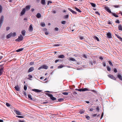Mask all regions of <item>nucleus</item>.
<instances>
[{"mask_svg": "<svg viewBox=\"0 0 122 122\" xmlns=\"http://www.w3.org/2000/svg\"><path fill=\"white\" fill-rule=\"evenodd\" d=\"M60 45V44H55L54 45V46H59Z\"/></svg>", "mask_w": 122, "mask_h": 122, "instance_id": "nucleus-46", "label": "nucleus"}, {"mask_svg": "<svg viewBox=\"0 0 122 122\" xmlns=\"http://www.w3.org/2000/svg\"><path fill=\"white\" fill-rule=\"evenodd\" d=\"M14 88L15 90L17 91H19L20 90V88L18 86H15Z\"/></svg>", "mask_w": 122, "mask_h": 122, "instance_id": "nucleus-14", "label": "nucleus"}, {"mask_svg": "<svg viewBox=\"0 0 122 122\" xmlns=\"http://www.w3.org/2000/svg\"><path fill=\"white\" fill-rule=\"evenodd\" d=\"M2 8L1 6L0 5V13H1L2 12Z\"/></svg>", "mask_w": 122, "mask_h": 122, "instance_id": "nucleus-36", "label": "nucleus"}, {"mask_svg": "<svg viewBox=\"0 0 122 122\" xmlns=\"http://www.w3.org/2000/svg\"><path fill=\"white\" fill-rule=\"evenodd\" d=\"M73 14H76V12H75V11H74V10H73L72 11V12H71Z\"/></svg>", "mask_w": 122, "mask_h": 122, "instance_id": "nucleus-50", "label": "nucleus"}, {"mask_svg": "<svg viewBox=\"0 0 122 122\" xmlns=\"http://www.w3.org/2000/svg\"><path fill=\"white\" fill-rule=\"evenodd\" d=\"M42 66L43 69H46L48 68V66H46V65H42Z\"/></svg>", "mask_w": 122, "mask_h": 122, "instance_id": "nucleus-15", "label": "nucleus"}, {"mask_svg": "<svg viewBox=\"0 0 122 122\" xmlns=\"http://www.w3.org/2000/svg\"><path fill=\"white\" fill-rule=\"evenodd\" d=\"M41 3L42 5H45L46 3L45 0H41Z\"/></svg>", "mask_w": 122, "mask_h": 122, "instance_id": "nucleus-17", "label": "nucleus"}, {"mask_svg": "<svg viewBox=\"0 0 122 122\" xmlns=\"http://www.w3.org/2000/svg\"><path fill=\"white\" fill-rule=\"evenodd\" d=\"M62 94L64 95H67L68 94V93L67 92H64L62 93Z\"/></svg>", "mask_w": 122, "mask_h": 122, "instance_id": "nucleus-39", "label": "nucleus"}, {"mask_svg": "<svg viewBox=\"0 0 122 122\" xmlns=\"http://www.w3.org/2000/svg\"><path fill=\"white\" fill-rule=\"evenodd\" d=\"M46 94L49 97H50L51 99L53 101H54L56 100V98L53 97L52 94L48 93H47Z\"/></svg>", "mask_w": 122, "mask_h": 122, "instance_id": "nucleus-3", "label": "nucleus"}, {"mask_svg": "<svg viewBox=\"0 0 122 122\" xmlns=\"http://www.w3.org/2000/svg\"><path fill=\"white\" fill-rule=\"evenodd\" d=\"M23 37L22 35H20L19 36L18 38L15 40V41H16L19 42L23 40Z\"/></svg>", "mask_w": 122, "mask_h": 122, "instance_id": "nucleus-1", "label": "nucleus"}, {"mask_svg": "<svg viewBox=\"0 0 122 122\" xmlns=\"http://www.w3.org/2000/svg\"><path fill=\"white\" fill-rule=\"evenodd\" d=\"M28 76H29V78H31L32 77V76L30 74L29 75H28Z\"/></svg>", "mask_w": 122, "mask_h": 122, "instance_id": "nucleus-52", "label": "nucleus"}, {"mask_svg": "<svg viewBox=\"0 0 122 122\" xmlns=\"http://www.w3.org/2000/svg\"><path fill=\"white\" fill-rule=\"evenodd\" d=\"M36 16L38 18H39L41 17V15L40 13H38L37 14Z\"/></svg>", "mask_w": 122, "mask_h": 122, "instance_id": "nucleus-21", "label": "nucleus"}, {"mask_svg": "<svg viewBox=\"0 0 122 122\" xmlns=\"http://www.w3.org/2000/svg\"><path fill=\"white\" fill-rule=\"evenodd\" d=\"M90 4L92 5V6L93 7H95L96 5L95 4L93 3H91Z\"/></svg>", "mask_w": 122, "mask_h": 122, "instance_id": "nucleus-32", "label": "nucleus"}, {"mask_svg": "<svg viewBox=\"0 0 122 122\" xmlns=\"http://www.w3.org/2000/svg\"><path fill=\"white\" fill-rule=\"evenodd\" d=\"M16 117L19 118H23L24 117L23 116H17Z\"/></svg>", "mask_w": 122, "mask_h": 122, "instance_id": "nucleus-40", "label": "nucleus"}, {"mask_svg": "<svg viewBox=\"0 0 122 122\" xmlns=\"http://www.w3.org/2000/svg\"><path fill=\"white\" fill-rule=\"evenodd\" d=\"M33 30V28L32 26V25H31L29 26V31L30 32H31Z\"/></svg>", "mask_w": 122, "mask_h": 122, "instance_id": "nucleus-9", "label": "nucleus"}, {"mask_svg": "<svg viewBox=\"0 0 122 122\" xmlns=\"http://www.w3.org/2000/svg\"><path fill=\"white\" fill-rule=\"evenodd\" d=\"M114 72L115 73H116L117 72V71L116 69V68L114 69Z\"/></svg>", "mask_w": 122, "mask_h": 122, "instance_id": "nucleus-56", "label": "nucleus"}, {"mask_svg": "<svg viewBox=\"0 0 122 122\" xmlns=\"http://www.w3.org/2000/svg\"><path fill=\"white\" fill-rule=\"evenodd\" d=\"M10 29V27H7L6 28V31H8Z\"/></svg>", "mask_w": 122, "mask_h": 122, "instance_id": "nucleus-45", "label": "nucleus"}, {"mask_svg": "<svg viewBox=\"0 0 122 122\" xmlns=\"http://www.w3.org/2000/svg\"><path fill=\"white\" fill-rule=\"evenodd\" d=\"M105 9L107 12L110 13H111L112 12L110 8L107 6H106L105 7Z\"/></svg>", "mask_w": 122, "mask_h": 122, "instance_id": "nucleus-6", "label": "nucleus"}, {"mask_svg": "<svg viewBox=\"0 0 122 122\" xmlns=\"http://www.w3.org/2000/svg\"><path fill=\"white\" fill-rule=\"evenodd\" d=\"M95 13L96 14H98L99 15H100V14L99 13L98 11H96L95 12Z\"/></svg>", "mask_w": 122, "mask_h": 122, "instance_id": "nucleus-59", "label": "nucleus"}, {"mask_svg": "<svg viewBox=\"0 0 122 122\" xmlns=\"http://www.w3.org/2000/svg\"><path fill=\"white\" fill-rule=\"evenodd\" d=\"M96 110L98 112H99V108L98 107H97L96 109Z\"/></svg>", "mask_w": 122, "mask_h": 122, "instance_id": "nucleus-54", "label": "nucleus"}, {"mask_svg": "<svg viewBox=\"0 0 122 122\" xmlns=\"http://www.w3.org/2000/svg\"><path fill=\"white\" fill-rule=\"evenodd\" d=\"M52 12L53 14H55L56 13V11L55 10L52 11Z\"/></svg>", "mask_w": 122, "mask_h": 122, "instance_id": "nucleus-63", "label": "nucleus"}, {"mask_svg": "<svg viewBox=\"0 0 122 122\" xmlns=\"http://www.w3.org/2000/svg\"><path fill=\"white\" fill-rule=\"evenodd\" d=\"M64 100L63 98H59L58 99V101L59 102H62Z\"/></svg>", "mask_w": 122, "mask_h": 122, "instance_id": "nucleus-34", "label": "nucleus"}, {"mask_svg": "<svg viewBox=\"0 0 122 122\" xmlns=\"http://www.w3.org/2000/svg\"><path fill=\"white\" fill-rule=\"evenodd\" d=\"M11 33V35L12 36V37H15L16 36V33L15 32H13V33Z\"/></svg>", "mask_w": 122, "mask_h": 122, "instance_id": "nucleus-18", "label": "nucleus"}, {"mask_svg": "<svg viewBox=\"0 0 122 122\" xmlns=\"http://www.w3.org/2000/svg\"><path fill=\"white\" fill-rule=\"evenodd\" d=\"M68 15H66L64 16V17L65 18H67L68 17Z\"/></svg>", "mask_w": 122, "mask_h": 122, "instance_id": "nucleus-41", "label": "nucleus"}, {"mask_svg": "<svg viewBox=\"0 0 122 122\" xmlns=\"http://www.w3.org/2000/svg\"><path fill=\"white\" fill-rule=\"evenodd\" d=\"M30 5H27L25 7V9L26 10H28L30 9Z\"/></svg>", "mask_w": 122, "mask_h": 122, "instance_id": "nucleus-19", "label": "nucleus"}, {"mask_svg": "<svg viewBox=\"0 0 122 122\" xmlns=\"http://www.w3.org/2000/svg\"><path fill=\"white\" fill-rule=\"evenodd\" d=\"M80 113L81 114H82L83 113V111L82 110H80Z\"/></svg>", "mask_w": 122, "mask_h": 122, "instance_id": "nucleus-55", "label": "nucleus"}, {"mask_svg": "<svg viewBox=\"0 0 122 122\" xmlns=\"http://www.w3.org/2000/svg\"><path fill=\"white\" fill-rule=\"evenodd\" d=\"M28 98L31 100H32L33 99L32 98V96L30 94H28Z\"/></svg>", "mask_w": 122, "mask_h": 122, "instance_id": "nucleus-29", "label": "nucleus"}, {"mask_svg": "<svg viewBox=\"0 0 122 122\" xmlns=\"http://www.w3.org/2000/svg\"><path fill=\"white\" fill-rule=\"evenodd\" d=\"M15 113L17 115H21V112L18 110H14Z\"/></svg>", "mask_w": 122, "mask_h": 122, "instance_id": "nucleus-8", "label": "nucleus"}, {"mask_svg": "<svg viewBox=\"0 0 122 122\" xmlns=\"http://www.w3.org/2000/svg\"><path fill=\"white\" fill-rule=\"evenodd\" d=\"M118 30L122 31V26L121 24H119L118 27Z\"/></svg>", "mask_w": 122, "mask_h": 122, "instance_id": "nucleus-16", "label": "nucleus"}, {"mask_svg": "<svg viewBox=\"0 0 122 122\" xmlns=\"http://www.w3.org/2000/svg\"><path fill=\"white\" fill-rule=\"evenodd\" d=\"M25 8H24L22 11L21 13V15H23L25 13Z\"/></svg>", "mask_w": 122, "mask_h": 122, "instance_id": "nucleus-11", "label": "nucleus"}, {"mask_svg": "<svg viewBox=\"0 0 122 122\" xmlns=\"http://www.w3.org/2000/svg\"><path fill=\"white\" fill-rule=\"evenodd\" d=\"M65 66L64 65H61L58 67V69H60L61 68L64 67H65Z\"/></svg>", "mask_w": 122, "mask_h": 122, "instance_id": "nucleus-24", "label": "nucleus"}, {"mask_svg": "<svg viewBox=\"0 0 122 122\" xmlns=\"http://www.w3.org/2000/svg\"><path fill=\"white\" fill-rule=\"evenodd\" d=\"M116 35L117 37L119 39L121 37L120 36L117 35Z\"/></svg>", "mask_w": 122, "mask_h": 122, "instance_id": "nucleus-57", "label": "nucleus"}, {"mask_svg": "<svg viewBox=\"0 0 122 122\" xmlns=\"http://www.w3.org/2000/svg\"><path fill=\"white\" fill-rule=\"evenodd\" d=\"M25 30H23L21 31V34L23 36L25 35Z\"/></svg>", "mask_w": 122, "mask_h": 122, "instance_id": "nucleus-31", "label": "nucleus"}, {"mask_svg": "<svg viewBox=\"0 0 122 122\" xmlns=\"http://www.w3.org/2000/svg\"><path fill=\"white\" fill-rule=\"evenodd\" d=\"M107 36L108 38H110L111 37V33L108 32L107 34Z\"/></svg>", "mask_w": 122, "mask_h": 122, "instance_id": "nucleus-12", "label": "nucleus"}, {"mask_svg": "<svg viewBox=\"0 0 122 122\" xmlns=\"http://www.w3.org/2000/svg\"><path fill=\"white\" fill-rule=\"evenodd\" d=\"M75 9L77 11H78L79 12H81V11L79 9L75 7Z\"/></svg>", "mask_w": 122, "mask_h": 122, "instance_id": "nucleus-37", "label": "nucleus"}, {"mask_svg": "<svg viewBox=\"0 0 122 122\" xmlns=\"http://www.w3.org/2000/svg\"><path fill=\"white\" fill-rule=\"evenodd\" d=\"M40 25L41 26L44 27L45 26V24L44 22H42L41 23Z\"/></svg>", "mask_w": 122, "mask_h": 122, "instance_id": "nucleus-23", "label": "nucleus"}, {"mask_svg": "<svg viewBox=\"0 0 122 122\" xmlns=\"http://www.w3.org/2000/svg\"><path fill=\"white\" fill-rule=\"evenodd\" d=\"M108 63L111 66H113L112 64L110 61H109Z\"/></svg>", "mask_w": 122, "mask_h": 122, "instance_id": "nucleus-43", "label": "nucleus"}, {"mask_svg": "<svg viewBox=\"0 0 122 122\" xmlns=\"http://www.w3.org/2000/svg\"><path fill=\"white\" fill-rule=\"evenodd\" d=\"M11 33H10V34H9L7 35L6 36V38L7 39H8L10 38L12 36L11 34Z\"/></svg>", "mask_w": 122, "mask_h": 122, "instance_id": "nucleus-20", "label": "nucleus"}, {"mask_svg": "<svg viewBox=\"0 0 122 122\" xmlns=\"http://www.w3.org/2000/svg\"><path fill=\"white\" fill-rule=\"evenodd\" d=\"M113 6L115 8H118L119 7V5H114Z\"/></svg>", "mask_w": 122, "mask_h": 122, "instance_id": "nucleus-47", "label": "nucleus"}, {"mask_svg": "<svg viewBox=\"0 0 122 122\" xmlns=\"http://www.w3.org/2000/svg\"><path fill=\"white\" fill-rule=\"evenodd\" d=\"M91 91L93 92H94L95 93H96V91L94 90H88V89L87 88H84V91Z\"/></svg>", "mask_w": 122, "mask_h": 122, "instance_id": "nucleus-10", "label": "nucleus"}, {"mask_svg": "<svg viewBox=\"0 0 122 122\" xmlns=\"http://www.w3.org/2000/svg\"><path fill=\"white\" fill-rule=\"evenodd\" d=\"M32 91L36 92H40L42 91L41 90L36 89H33L32 90Z\"/></svg>", "mask_w": 122, "mask_h": 122, "instance_id": "nucleus-7", "label": "nucleus"}, {"mask_svg": "<svg viewBox=\"0 0 122 122\" xmlns=\"http://www.w3.org/2000/svg\"><path fill=\"white\" fill-rule=\"evenodd\" d=\"M52 3V2L50 1H48L47 3V5H49V3Z\"/></svg>", "mask_w": 122, "mask_h": 122, "instance_id": "nucleus-64", "label": "nucleus"}, {"mask_svg": "<svg viewBox=\"0 0 122 122\" xmlns=\"http://www.w3.org/2000/svg\"><path fill=\"white\" fill-rule=\"evenodd\" d=\"M23 48H21L20 49H19L16 51L17 52H20V51H22L23 50Z\"/></svg>", "mask_w": 122, "mask_h": 122, "instance_id": "nucleus-25", "label": "nucleus"}, {"mask_svg": "<svg viewBox=\"0 0 122 122\" xmlns=\"http://www.w3.org/2000/svg\"><path fill=\"white\" fill-rule=\"evenodd\" d=\"M85 117L88 120H89L90 118V117L88 115H85Z\"/></svg>", "mask_w": 122, "mask_h": 122, "instance_id": "nucleus-33", "label": "nucleus"}, {"mask_svg": "<svg viewBox=\"0 0 122 122\" xmlns=\"http://www.w3.org/2000/svg\"><path fill=\"white\" fill-rule=\"evenodd\" d=\"M55 31H57L58 30V28L57 27H56L55 28Z\"/></svg>", "mask_w": 122, "mask_h": 122, "instance_id": "nucleus-51", "label": "nucleus"}, {"mask_svg": "<svg viewBox=\"0 0 122 122\" xmlns=\"http://www.w3.org/2000/svg\"><path fill=\"white\" fill-rule=\"evenodd\" d=\"M79 38L81 40H82L83 39V37L81 36H80Z\"/></svg>", "mask_w": 122, "mask_h": 122, "instance_id": "nucleus-61", "label": "nucleus"}, {"mask_svg": "<svg viewBox=\"0 0 122 122\" xmlns=\"http://www.w3.org/2000/svg\"><path fill=\"white\" fill-rule=\"evenodd\" d=\"M66 22V21H61V23L63 24H65Z\"/></svg>", "mask_w": 122, "mask_h": 122, "instance_id": "nucleus-38", "label": "nucleus"}, {"mask_svg": "<svg viewBox=\"0 0 122 122\" xmlns=\"http://www.w3.org/2000/svg\"><path fill=\"white\" fill-rule=\"evenodd\" d=\"M4 67L2 66V65H0V76L1 75L3 71Z\"/></svg>", "mask_w": 122, "mask_h": 122, "instance_id": "nucleus-4", "label": "nucleus"}, {"mask_svg": "<svg viewBox=\"0 0 122 122\" xmlns=\"http://www.w3.org/2000/svg\"><path fill=\"white\" fill-rule=\"evenodd\" d=\"M93 63L92 61H90L89 62V64L91 65H93V64H95V61H94L93 62Z\"/></svg>", "mask_w": 122, "mask_h": 122, "instance_id": "nucleus-27", "label": "nucleus"}, {"mask_svg": "<svg viewBox=\"0 0 122 122\" xmlns=\"http://www.w3.org/2000/svg\"><path fill=\"white\" fill-rule=\"evenodd\" d=\"M79 91L80 92H83L84 91V89L83 88L79 89Z\"/></svg>", "mask_w": 122, "mask_h": 122, "instance_id": "nucleus-42", "label": "nucleus"}, {"mask_svg": "<svg viewBox=\"0 0 122 122\" xmlns=\"http://www.w3.org/2000/svg\"><path fill=\"white\" fill-rule=\"evenodd\" d=\"M108 76L110 78H111L112 79L115 80H116V78L113 75H111L110 74L108 75Z\"/></svg>", "mask_w": 122, "mask_h": 122, "instance_id": "nucleus-5", "label": "nucleus"}, {"mask_svg": "<svg viewBox=\"0 0 122 122\" xmlns=\"http://www.w3.org/2000/svg\"><path fill=\"white\" fill-rule=\"evenodd\" d=\"M117 77L121 80H122V76L120 74H118L117 75Z\"/></svg>", "mask_w": 122, "mask_h": 122, "instance_id": "nucleus-26", "label": "nucleus"}, {"mask_svg": "<svg viewBox=\"0 0 122 122\" xmlns=\"http://www.w3.org/2000/svg\"><path fill=\"white\" fill-rule=\"evenodd\" d=\"M24 90L25 91L27 89V87L25 85L24 86Z\"/></svg>", "mask_w": 122, "mask_h": 122, "instance_id": "nucleus-49", "label": "nucleus"}, {"mask_svg": "<svg viewBox=\"0 0 122 122\" xmlns=\"http://www.w3.org/2000/svg\"><path fill=\"white\" fill-rule=\"evenodd\" d=\"M4 16L3 15L1 16L0 19V28H1L2 25L3 24L4 20Z\"/></svg>", "mask_w": 122, "mask_h": 122, "instance_id": "nucleus-2", "label": "nucleus"}, {"mask_svg": "<svg viewBox=\"0 0 122 122\" xmlns=\"http://www.w3.org/2000/svg\"><path fill=\"white\" fill-rule=\"evenodd\" d=\"M108 24H112V22L110 21H108Z\"/></svg>", "mask_w": 122, "mask_h": 122, "instance_id": "nucleus-62", "label": "nucleus"}, {"mask_svg": "<svg viewBox=\"0 0 122 122\" xmlns=\"http://www.w3.org/2000/svg\"><path fill=\"white\" fill-rule=\"evenodd\" d=\"M95 39H96L97 41H99V40L98 37L97 36H95Z\"/></svg>", "mask_w": 122, "mask_h": 122, "instance_id": "nucleus-44", "label": "nucleus"}, {"mask_svg": "<svg viewBox=\"0 0 122 122\" xmlns=\"http://www.w3.org/2000/svg\"><path fill=\"white\" fill-rule=\"evenodd\" d=\"M48 103V102H43V103H42L43 104H47Z\"/></svg>", "mask_w": 122, "mask_h": 122, "instance_id": "nucleus-60", "label": "nucleus"}, {"mask_svg": "<svg viewBox=\"0 0 122 122\" xmlns=\"http://www.w3.org/2000/svg\"><path fill=\"white\" fill-rule=\"evenodd\" d=\"M6 106L8 107H9L10 106V104L8 103H6Z\"/></svg>", "mask_w": 122, "mask_h": 122, "instance_id": "nucleus-48", "label": "nucleus"}, {"mask_svg": "<svg viewBox=\"0 0 122 122\" xmlns=\"http://www.w3.org/2000/svg\"><path fill=\"white\" fill-rule=\"evenodd\" d=\"M65 57L63 55H59L58 56V57L59 58H65Z\"/></svg>", "mask_w": 122, "mask_h": 122, "instance_id": "nucleus-22", "label": "nucleus"}, {"mask_svg": "<svg viewBox=\"0 0 122 122\" xmlns=\"http://www.w3.org/2000/svg\"><path fill=\"white\" fill-rule=\"evenodd\" d=\"M43 69V68L42 67V66L39 67L38 69V70H40L41 69Z\"/></svg>", "mask_w": 122, "mask_h": 122, "instance_id": "nucleus-58", "label": "nucleus"}, {"mask_svg": "<svg viewBox=\"0 0 122 122\" xmlns=\"http://www.w3.org/2000/svg\"><path fill=\"white\" fill-rule=\"evenodd\" d=\"M116 23H118V24H119L120 23V22H119V20H117L116 21Z\"/></svg>", "mask_w": 122, "mask_h": 122, "instance_id": "nucleus-53", "label": "nucleus"}, {"mask_svg": "<svg viewBox=\"0 0 122 122\" xmlns=\"http://www.w3.org/2000/svg\"><path fill=\"white\" fill-rule=\"evenodd\" d=\"M111 14H112V15H113L115 17H118V15H116V14L115 13H113V12H112L111 13Z\"/></svg>", "mask_w": 122, "mask_h": 122, "instance_id": "nucleus-28", "label": "nucleus"}, {"mask_svg": "<svg viewBox=\"0 0 122 122\" xmlns=\"http://www.w3.org/2000/svg\"><path fill=\"white\" fill-rule=\"evenodd\" d=\"M34 69V68L33 67H30L29 69L28 72H30L33 71Z\"/></svg>", "mask_w": 122, "mask_h": 122, "instance_id": "nucleus-13", "label": "nucleus"}, {"mask_svg": "<svg viewBox=\"0 0 122 122\" xmlns=\"http://www.w3.org/2000/svg\"><path fill=\"white\" fill-rule=\"evenodd\" d=\"M69 60L72 61H76V60L74 58H69Z\"/></svg>", "mask_w": 122, "mask_h": 122, "instance_id": "nucleus-30", "label": "nucleus"}, {"mask_svg": "<svg viewBox=\"0 0 122 122\" xmlns=\"http://www.w3.org/2000/svg\"><path fill=\"white\" fill-rule=\"evenodd\" d=\"M107 69L108 71H110L111 70V68H110L109 66H107Z\"/></svg>", "mask_w": 122, "mask_h": 122, "instance_id": "nucleus-35", "label": "nucleus"}]
</instances>
